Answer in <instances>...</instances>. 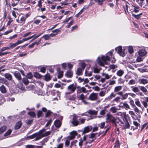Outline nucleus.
I'll use <instances>...</instances> for the list:
<instances>
[{"label": "nucleus", "instance_id": "obj_39", "mask_svg": "<svg viewBox=\"0 0 148 148\" xmlns=\"http://www.w3.org/2000/svg\"><path fill=\"white\" fill-rule=\"evenodd\" d=\"M132 90L134 92H138L139 91V89L138 87H132Z\"/></svg>", "mask_w": 148, "mask_h": 148}, {"label": "nucleus", "instance_id": "obj_62", "mask_svg": "<svg viewBox=\"0 0 148 148\" xmlns=\"http://www.w3.org/2000/svg\"><path fill=\"white\" fill-rule=\"evenodd\" d=\"M74 22V20H72V21H71L69 23H68V25L67 26V27L68 28H69V27H70L73 24Z\"/></svg>", "mask_w": 148, "mask_h": 148}, {"label": "nucleus", "instance_id": "obj_36", "mask_svg": "<svg viewBox=\"0 0 148 148\" xmlns=\"http://www.w3.org/2000/svg\"><path fill=\"white\" fill-rule=\"evenodd\" d=\"M92 75V72H88L87 70H86L85 72V75L86 76L90 77Z\"/></svg>", "mask_w": 148, "mask_h": 148}, {"label": "nucleus", "instance_id": "obj_60", "mask_svg": "<svg viewBox=\"0 0 148 148\" xmlns=\"http://www.w3.org/2000/svg\"><path fill=\"white\" fill-rule=\"evenodd\" d=\"M110 69H114L117 68V66L115 65L114 64H112V65H111L110 66Z\"/></svg>", "mask_w": 148, "mask_h": 148}, {"label": "nucleus", "instance_id": "obj_13", "mask_svg": "<svg viewBox=\"0 0 148 148\" xmlns=\"http://www.w3.org/2000/svg\"><path fill=\"white\" fill-rule=\"evenodd\" d=\"M122 87L121 86H116L114 89V92L117 93L120 91L122 89Z\"/></svg>", "mask_w": 148, "mask_h": 148}, {"label": "nucleus", "instance_id": "obj_33", "mask_svg": "<svg viewBox=\"0 0 148 148\" xmlns=\"http://www.w3.org/2000/svg\"><path fill=\"white\" fill-rule=\"evenodd\" d=\"M96 2L98 3L99 5H102L103 2L106 1V0H94Z\"/></svg>", "mask_w": 148, "mask_h": 148}, {"label": "nucleus", "instance_id": "obj_53", "mask_svg": "<svg viewBox=\"0 0 148 148\" xmlns=\"http://www.w3.org/2000/svg\"><path fill=\"white\" fill-rule=\"evenodd\" d=\"M135 103L140 108L141 107V105L140 103V101L138 100H137L135 102Z\"/></svg>", "mask_w": 148, "mask_h": 148}, {"label": "nucleus", "instance_id": "obj_24", "mask_svg": "<svg viewBox=\"0 0 148 148\" xmlns=\"http://www.w3.org/2000/svg\"><path fill=\"white\" fill-rule=\"evenodd\" d=\"M93 71L95 73H99L100 71L101 70V68H98L96 67H94L93 68Z\"/></svg>", "mask_w": 148, "mask_h": 148}, {"label": "nucleus", "instance_id": "obj_52", "mask_svg": "<svg viewBox=\"0 0 148 148\" xmlns=\"http://www.w3.org/2000/svg\"><path fill=\"white\" fill-rule=\"evenodd\" d=\"M128 51L131 54L134 52V50L133 47L132 46H130L128 47Z\"/></svg>", "mask_w": 148, "mask_h": 148}, {"label": "nucleus", "instance_id": "obj_30", "mask_svg": "<svg viewBox=\"0 0 148 148\" xmlns=\"http://www.w3.org/2000/svg\"><path fill=\"white\" fill-rule=\"evenodd\" d=\"M7 128L6 126H3L0 128V134L4 132Z\"/></svg>", "mask_w": 148, "mask_h": 148}, {"label": "nucleus", "instance_id": "obj_16", "mask_svg": "<svg viewBox=\"0 0 148 148\" xmlns=\"http://www.w3.org/2000/svg\"><path fill=\"white\" fill-rule=\"evenodd\" d=\"M120 110V108L118 109L116 106H113L111 107L110 110L112 113H114L116 112L118 110Z\"/></svg>", "mask_w": 148, "mask_h": 148}, {"label": "nucleus", "instance_id": "obj_7", "mask_svg": "<svg viewBox=\"0 0 148 148\" xmlns=\"http://www.w3.org/2000/svg\"><path fill=\"white\" fill-rule=\"evenodd\" d=\"M77 97L78 100H82V102L84 104L86 105L88 104V103L84 100L85 96L83 94H82L79 96L77 95Z\"/></svg>", "mask_w": 148, "mask_h": 148}, {"label": "nucleus", "instance_id": "obj_29", "mask_svg": "<svg viewBox=\"0 0 148 148\" xmlns=\"http://www.w3.org/2000/svg\"><path fill=\"white\" fill-rule=\"evenodd\" d=\"M52 113V112L51 111H50V110H48L45 114V117H50Z\"/></svg>", "mask_w": 148, "mask_h": 148}, {"label": "nucleus", "instance_id": "obj_57", "mask_svg": "<svg viewBox=\"0 0 148 148\" xmlns=\"http://www.w3.org/2000/svg\"><path fill=\"white\" fill-rule=\"evenodd\" d=\"M106 94V91H101L99 93V95L101 97L104 96Z\"/></svg>", "mask_w": 148, "mask_h": 148}, {"label": "nucleus", "instance_id": "obj_63", "mask_svg": "<svg viewBox=\"0 0 148 148\" xmlns=\"http://www.w3.org/2000/svg\"><path fill=\"white\" fill-rule=\"evenodd\" d=\"M10 49V48L9 47H3L1 50V51H5L6 50L9 49Z\"/></svg>", "mask_w": 148, "mask_h": 148}, {"label": "nucleus", "instance_id": "obj_11", "mask_svg": "<svg viewBox=\"0 0 148 148\" xmlns=\"http://www.w3.org/2000/svg\"><path fill=\"white\" fill-rule=\"evenodd\" d=\"M138 53L140 56H143L147 54V52L144 49H140L138 51Z\"/></svg>", "mask_w": 148, "mask_h": 148}, {"label": "nucleus", "instance_id": "obj_12", "mask_svg": "<svg viewBox=\"0 0 148 148\" xmlns=\"http://www.w3.org/2000/svg\"><path fill=\"white\" fill-rule=\"evenodd\" d=\"M106 119L110 120H115V118L110 113L107 114L106 115Z\"/></svg>", "mask_w": 148, "mask_h": 148}, {"label": "nucleus", "instance_id": "obj_4", "mask_svg": "<svg viewBox=\"0 0 148 148\" xmlns=\"http://www.w3.org/2000/svg\"><path fill=\"white\" fill-rule=\"evenodd\" d=\"M123 8L125 13H126V11L127 12H128L129 11L130 12H133L134 6L126 2L125 3V4L123 5Z\"/></svg>", "mask_w": 148, "mask_h": 148}, {"label": "nucleus", "instance_id": "obj_32", "mask_svg": "<svg viewBox=\"0 0 148 148\" xmlns=\"http://www.w3.org/2000/svg\"><path fill=\"white\" fill-rule=\"evenodd\" d=\"M148 82V80L146 79H141L140 80V83H142L144 84L147 83Z\"/></svg>", "mask_w": 148, "mask_h": 148}, {"label": "nucleus", "instance_id": "obj_42", "mask_svg": "<svg viewBox=\"0 0 148 148\" xmlns=\"http://www.w3.org/2000/svg\"><path fill=\"white\" fill-rule=\"evenodd\" d=\"M107 111V110L105 109H103L101 110L100 112V114L101 115V116H100L99 117H102L106 113V112Z\"/></svg>", "mask_w": 148, "mask_h": 148}, {"label": "nucleus", "instance_id": "obj_3", "mask_svg": "<svg viewBox=\"0 0 148 148\" xmlns=\"http://www.w3.org/2000/svg\"><path fill=\"white\" fill-rule=\"evenodd\" d=\"M77 87L74 84L69 85L67 88V91L65 92L66 95L71 94L74 93Z\"/></svg>", "mask_w": 148, "mask_h": 148}, {"label": "nucleus", "instance_id": "obj_59", "mask_svg": "<svg viewBox=\"0 0 148 148\" xmlns=\"http://www.w3.org/2000/svg\"><path fill=\"white\" fill-rule=\"evenodd\" d=\"M142 57H143V56H138L137 57L136 60H137L138 61V62H140L141 61L143 60V58H142Z\"/></svg>", "mask_w": 148, "mask_h": 148}, {"label": "nucleus", "instance_id": "obj_14", "mask_svg": "<svg viewBox=\"0 0 148 148\" xmlns=\"http://www.w3.org/2000/svg\"><path fill=\"white\" fill-rule=\"evenodd\" d=\"M71 136L69 137L70 140H73L74 139L75 136L77 135V133L76 131H73L70 133Z\"/></svg>", "mask_w": 148, "mask_h": 148}, {"label": "nucleus", "instance_id": "obj_58", "mask_svg": "<svg viewBox=\"0 0 148 148\" xmlns=\"http://www.w3.org/2000/svg\"><path fill=\"white\" fill-rule=\"evenodd\" d=\"M105 124V123L104 122H103L100 124H99V126L101 128H103L104 127Z\"/></svg>", "mask_w": 148, "mask_h": 148}, {"label": "nucleus", "instance_id": "obj_54", "mask_svg": "<svg viewBox=\"0 0 148 148\" xmlns=\"http://www.w3.org/2000/svg\"><path fill=\"white\" fill-rule=\"evenodd\" d=\"M9 45H10V46H9V48H13L15 47H16V46H17L16 43H10L9 44Z\"/></svg>", "mask_w": 148, "mask_h": 148}, {"label": "nucleus", "instance_id": "obj_31", "mask_svg": "<svg viewBox=\"0 0 148 148\" xmlns=\"http://www.w3.org/2000/svg\"><path fill=\"white\" fill-rule=\"evenodd\" d=\"M71 123L72 126H76L79 124V122L78 121H71Z\"/></svg>", "mask_w": 148, "mask_h": 148}, {"label": "nucleus", "instance_id": "obj_48", "mask_svg": "<svg viewBox=\"0 0 148 148\" xmlns=\"http://www.w3.org/2000/svg\"><path fill=\"white\" fill-rule=\"evenodd\" d=\"M63 75V72L62 71H60L58 73V78H62Z\"/></svg>", "mask_w": 148, "mask_h": 148}, {"label": "nucleus", "instance_id": "obj_50", "mask_svg": "<svg viewBox=\"0 0 148 148\" xmlns=\"http://www.w3.org/2000/svg\"><path fill=\"white\" fill-rule=\"evenodd\" d=\"M23 82L25 85H27L29 83V81L26 78H23Z\"/></svg>", "mask_w": 148, "mask_h": 148}, {"label": "nucleus", "instance_id": "obj_38", "mask_svg": "<svg viewBox=\"0 0 148 148\" xmlns=\"http://www.w3.org/2000/svg\"><path fill=\"white\" fill-rule=\"evenodd\" d=\"M18 87L22 90H23L24 89V87H23V84L21 83H19L18 85Z\"/></svg>", "mask_w": 148, "mask_h": 148}, {"label": "nucleus", "instance_id": "obj_51", "mask_svg": "<svg viewBox=\"0 0 148 148\" xmlns=\"http://www.w3.org/2000/svg\"><path fill=\"white\" fill-rule=\"evenodd\" d=\"M97 112L95 110H89L88 113L91 114H97Z\"/></svg>", "mask_w": 148, "mask_h": 148}, {"label": "nucleus", "instance_id": "obj_1", "mask_svg": "<svg viewBox=\"0 0 148 148\" xmlns=\"http://www.w3.org/2000/svg\"><path fill=\"white\" fill-rule=\"evenodd\" d=\"M110 60L109 57L107 56H102L101 58L98 57L97 59V61L98 64L101 66H103L105 64H106V61Z\"/></svg>", "mask_w": 148, "mask_h": 148}, {"label": "nucleus", "instance_id": "obj_43", "mask_svg": "<svg viewBox=\"0 0 148 148\" xmlns=\"http://www.w3.org/2000/svg\"><path fill=\"white\" fill-rule=\"evenodd\" d=\"M116 83V81L110 79L109 81V85H112L115 84Z\"/></svg>", "mask_w": 148, "mask_h": 148}, {"label": "nucleus", "instance_id": "obj_56", "mask_svg": "<svg viewBox=\"0 0 148 148\" xmlns=\"http://www.w3.org/2000/svg\"><path fill=\"white\" fill-rule=\"evenodd\" d=\"M123 106L126 109H128L130 108V107L127 103H123Z\"/></svg>", "mask_w": 148, "mask_h": 148}, {"label": "nucleus", "instance_id": "obj_35", "mask_svg": "<svg viewBox=\"0 0 148 148\" xmlns=\"http://www.w3.org/2000/svg\"><path fill=\"white\" fill-rule=\"evenodd\" d=\"M42 38H44L45 40H48L50 39V37L49 34L44 35L42 37Z\"/></svg>", "mask_w": 148, "mask_h": 148}, {"label": "nucleus", "instance_id": "obj_41", "mask_svg": "<svg viewBox=\"0 0 148 148\" xmlns=\"http://www.w3.org/2000/svg\"><path fill=\"white\" fill-rule=\"evenodd\" d=\"M43 114V112L42 111H38L37 113L38 117L39 118L42 116Z\"/></svg>", "mask_w": 148, "mask_h": 148}, {"label": "nucleus", "instance_id": "obj_25", "mask_svg": "<svg viewBox=\"0 0 148 148\" xmlns=\"http://www.w3.org/2000/svg\"><path fill=\"white\" fill-rule=\"evenodd\" d=\"M28 114L31 117L33 118L36 116V114L35 113L32 111H30L28 112Z\"/></svg>", "mask_w": 148, "mask_h": 148}, {"label": "nucleus", "instance_id": "obj_6", "mask_svg": "<svg viewBox=\"0 0 148 148\" xmlns=\"http://www.w3.org/2000/svg\"><path fill=\"white\" fill-rule=\"evenodd\" d=\"M98 97V94L97 93H92L89 96L88 99L92 101L96 100Z\"/></svg>", "mask_w": 148, "mask_h": 148}, {"label": "nucleus", "instance_id": "obj_5", "mask_svg": "<svg viewBox=\"0 0 148 148\" xmlns=\"http://www.w3.org/2000/svg\"><path fill=\"white\" fill-rule=\"evenodd\" d=\"M116 50L117 53L123 57H124L125 56V53L124 52L125 49L123 48H122L121 46H119L116 48Z\"/></svg>", "mask_w": 148, "mask_h": 148}, {"label": "nucleus", "instance_id": "obj_27", "mask_svg": "<svg viewBox=\"0 0 148 148\" xmlns=\"http://www.w3.org/2000/svg\"><path fill=\"white\" fill-rule=\"evenodd\" d=\"M45 79L46 81H49L51 79V77L49 74H47L45 75Z\"/></svg>", "mask_w": 148, "mask_h": 148}, {"label": "nucleus", "instance_id": "obj_21", "mask_svg": "<svg viewBox=\"0 0 148 148\" xmlns=\"http://www.w3.org/2000/svg\"><path fill=\"white\" fill-rule=\"evenodd\" d=\"M121 99V98L120 97L118 96L116 97L111 102L113 103L115 102L117 103H118L120 101V100Z\"/></svg>", "mask_w": 148, "mask_h": 148}, {"label": "nucleus", "instance_id": "obj_55", "mask_svg": "<svg viewBox=\"0 0 148 148\" xmlns=\"http://www.w3.org/2000/svg\"><path fill=\"white\" fill-rule=\"evenodd\" d=\"M34 76L37 78H39L40 77V75L38 73L36 72L34 73Z\"/></svg>", "mask_w": 148, "mask_h": 148}, {"label": "nucleus", "instance_id": "obj_20", "mask_svg": "<svg viewBox=\"0 0 148 148\" xmlns=\"http://www.w3.org/2000/svg\"><path fill=\"white\" fill-rule=\"evenodd\" d=\"M124 73V71L123 70H120L117 71L116 75L119 77H121Z\"/></svg>", "mask_w": 148, "mask_h": 148}, {"label": "nucleus", "instance_id": "obj_40", "mask_svg": "<svg viewBox=\"0 0 148 148\" xmlns=\"http://www.w3.org/2000/svg\"><path fill=\"white\" fill-rule=\"evenodd\" d=\"M115 95L114 94L113 92H112L111 93V94L110 95L109 97H108V98H106L105 99V100H106L107 99H108V98H110V99H112V98L114 97H115Z\"/></svg>", "mask_w": 148, "mask_h": 148}, {"label": "nucleus", "instance_id": "obj_9", "mask_svg": "<svg viewBox=\"0 0 148 148\" xmlns=\"http://www.w3.org/2000/svg\"><path fill=\"white\" fill-rule=\"evenodd\" d=\"M41 132L40 131L38 133H35V140H38L42 138Z\"/></svg>", "mask_w": 148, "mask_h": 148}, {"label": "nucleus", "instance_id": "obj_26", "mask_svg": "<svg viewBox=\"0 0 148 148\" xmlns=\"http://www.w3.org/2000/svg\"><path fill=\"white\" fill-rule=\"evenodd\" d=\"M0 90L2 93H5L6 92V88L3 85H2L0 87Z\"/></svg>", "mask_w": 148, "mask_h": 148}, {"label": "nucleus", "instance_id": "obj_44", "mask_svg": "<svg viewBox=\"0 0 148 148\" xmlns=\"http://www.w3.org/2000/svg\"><path fill=\"white\" fill-rule=\"evenodd\" d=\"M12 132V130H11L9 129V130L6 133H5L4 134V136H7L9 135H10L11 133Z\"/></svg>", "mask_w": 148, "mask_h": 148}, {"label": "nucleus", "instance_id": "obj_18", "mask_svg": "<svg viewBox=\"0 0 148 148\" xmlns=\"http://www.w3.org/2000/svg\"><path fill=\"white\" fill-rule=\"evenodd\" d=\"M22 123L21 121H18L16 124L15 126V129L18 130L19 129L21 126Z\"/></svg>", "mask_w": 148, "mask_h": 148}, {"label": "nucleus", "instance_id": "obj_47", "mask_svg": "<svg viewBox=\"0 0 148 148\" xmlns=\"http://www.w3.org/2000/svg\"><path fill=\"white\" fill-rule=\"evenodd\" d=\"M136 81L133 79H132L129 81L128 83L129 85H133L135 84Z\"/></svg>", "mask_w": 148, "mask_h": 148}, {"label": "nucleus", "instance_id": "obj_28", "mask_svg": "<svg viewBox=\"0 0 148 148\" xmlns=\"http://www.w3.org/2000/svg\"><path fill=\"white\" fill-rule=\"evenodd\" d=\"M78 116H77L75 114L72 115L70 116V119L73 120H77L78 119Z\"/></svg>", "mask_w": 148, "mask_h": 148}, {"label": "nucleus", "instance_id": "obj_64", "mask_svg": "<svg viewBox=\"0 0 148 148\" xmlns=\"http://www.w3.org/2000/svg\"><path fill=\"white\" fill-rule=\"evenodd\" d=\"M134 110L135 112L139 113L140 111L134 105Z\"/></svg>", "mask_w": 148, "mask_h": 148}, {"label": "nucleus", "instance_id": "obj_34", "mask_svg": "<svg viewBox=\"0 0 148 148\" xmlns=\"http://www.w3.org/2000/svg\"><path fill=\"white\" fill-rule=\"evenodd\" d=\"M129 95V93H125L122 95L121 99L122 100H125L126 99Z\"/></svg>", "mask_w": 148, "mask_h": 148}, {"label": "nucleus", "instance_id": "obj_17", "mask_svg": "<svg viewBox=\"0 0 148 148\" xmlns=\"http://www.w3.org/2000/svg\"><path fill=\"white\" fill-rule=\"evenodd\" d=\"M5 77L9 80H11L12 79V76L9 73H6L4 75Z\"/></svg>", "mask_w": 148, "mask_h": 148}, {"label": "nucleus", "instance_id": "obj_15", "mask_svg": "<svg viewBox=\"0 0 148 148\" xmlns=\"http://www.w3.org/2000/svg\"><path fill=\"white\" fill-rule=\"evenodd\" d=\"M14 75L15 77L18 80H20L21 79V77L20 74L18 72L15 71L14 72Z\"/></svg>", "mask_w": 148, "mask_h": 148}, {"label": "nucleus", "instance_id": "obj_22", "mask_svg": "<svg viewBox=\"0 0 148 148\" xmlns=\"http://www.w3.org/2000/svg\"><path fill=\"white\" fill-rule=\"evenodd\" d=\"M102 75L105 77V78L106 79H109L112 77V75H109L108 74L103 73Z\"/></svg>", "mask_w": 148, "mask_h": 148}, {"label": "nucleus", "instance_id": "obj_8", "mask_svg": "<svg viewBox=\"0 0 148 148\" xmlns=\"http://www.w3.org/2000/svg\"><path fill=\"white\" fill-rule=\"evenodd\" d=\"M46 129H43L40 130L42 134V137L46 136H47L49 135L51 133V132L50 131L45 132Z\"/></svg>", "mask_w": 148, "mask_h": 148}, {"label": "nucleus", "instance_id": "obj_49", "mask_svg": "<svg viewBox=\"0 0 148 148\" xmlns=\"http://www.w3.org/2000/svg\"><path fill=\"white\" fill-rule=\"evenodd\" d=\"M82 70L81 68H78L77 70V74L78 75H81Z\"/></svg>", "mask_w": 148, "mask_h": 148}, {"label": "nucleus", "instance_id": "obj_46", "mask_svg": "<svg viewBox=\"0 0 148 148\" xmlns=\"http://www.w3.org/2000/svg\"><path fill=\"white\" fill-rule=\"evenodd\" d=\"M140 89L145 94V93H146L147 91V89L144 87V86H140Z\"/></svg>", "mask_w": 148, "mask_h": 148}, {"label": "nucleus", "instance_id": "obj_61", "mask_svg": "<svg viewBox=\"0 0 148 148\" xmlns=\"http://www.w3.org/2000/svg\"><path fill=\"white\" fill-rule=\"evenodd\" d=\"M27 77L29 79H31L32 77V75L31 73H29L27 75Z\"/></svg>", "mask_w": 148, "mask_h": 148}, {"label": "nucleus", "instance_id": "obj_37", "mask_svg": "<svg viewBox=\"0 0 148 148\" xmlns=\"http://www.w3.org/2000/svg\"><path fill=\"white\" fill-rule=\"evenodd\" d=\"M7 81L4 78H0V83L2 84H6L7 83Z\"/></svg>", "mask_w": 148, "mask_h": 148}, {"label": "nucleus", "instance_id": "obj_45", "mask_svg": "<svg viewBox=\"0 0 148 148\" xmlns=\"http://www.w3.org/2000/svg\"><path fill=\"white\" fill-rule=\"evenodd\" d=\"M142 14V13L140 14H138V15H135L134 14H132V16L134 17L135 18L137 19H139L140 18V16Z\"/></svg>", "mask_w": 148, "mask_h": 148}, {"label": "nucleus", "instance_id": "obj_10", "mask_svg": "<svg viewBox=\"0 0 148 148\" xmlns=\"http://www.w3.org/2000/svg\"><path fill=\"white\" fill-rule=\"evenodd\" d=\"M92 129V127L89 126L85 127L82 132V134H84L89 132Z\"/></svg>", "mask_w": 148, "mask_h": 148}, {"label": "nucleus", "instance_id": "obj_19", "mask_svg": "<svg viewBox=\"0 0 148 148\" xmlns=\"http://www.w3.org/2000/svg\"><path fill=\"white\" fill-rule=\"evenodd\" d=\"M73 75L72 71L71 70H69L67 71L66 75L69 78H71Z\"/></svg>", "mask_w": 148, "mask_h": 148}, {"label": "nucleus", "instance_id": "obj_23", "mask_svg": "<svg viewBox=\"0 0 148 148\" xmlns=\"http://www.w3.org/2000/svg\"><path fill=\"white\" fill-rule=\"evenodd\" d=\"M54 124L56 127H59L61 126V122L60 121H55L54 122Z\"/></svg>", "mask_w": 148, "mask_h": 148}, {"label": "nucleus", "instance_id": "obj_2", "mask_svg": "<svg viewBox=\"0 0 148 148\" xmlns=\"http://www.w3.org/2000/svg\"><path fill=\"white\" fill-rule=\"evenodd\" d=\"M112 122L116 126H117L118 124H119L125 128H128L130 126V124L128 121H112Z\"/></svg>", "mask_w": 148, "mask_h": 148}]
</instances>
